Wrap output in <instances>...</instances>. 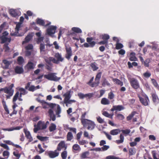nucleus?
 Wrapping results in <instances>:
<instances>
[{
	"mask_svg": "<svg viewBox=\"0 0 159 159\" xmlns=\"http://www.w3.org/2000/svg\"><path fill=\"white\" fill-rule=\"evenodd\" d=\"M81 148L78 144H75L72 146V150L74 152H79L81 150Z\"/></svg>",
	"mask_w": 159,
	"mask_h": 159,
	"instance_id": "nucleus-25",
	"label": "nucleus"
},
{
	"mask_svg": "<svg viewBox=\"0 0 159 159\" xmlns=\"http://www.w3.org/2000/svg\"><path fill=\"white\" fill-rule=\"evenodd\" d=\"M101 102V103L103 105H107L110 104V101L108 99L104 98H102Z\"/></svg>",
	"mask_w": 159,
	"mask_h": 159,
	"instance_id": "nucleus-30",
	"label": "nucleus"
},
{
	"mask_svg": "<svg viewBox=\"0 0 159 159\" xmlns=\"http://www.w3.org/2000/svg\"><path fill=\"white\" fill-rule=\"evenodd\" d=\"M81 123L84 127L88 129H93L95 128V125L92 121L87 119H82Z\"/></svg>",
	"mask_w": 159,
	"mask_h": 159,
	"instance_id": "nucleus-4",
	"label": "nucleus"
},
{
	"mask_svg": "<svg viewBox=\"0 0 159 159\" xmlns=\"http://www.w3.org/2000/svg\"><path fill=\"white\" fill-rule=\"evenodd\" d=\"M49 124V122L47 121L46 123L39 121L36 125L37 127H35L34 129H45L47 128V125Z\"/></svg>",
	"mask_w": 159,
	"mask_h": 159,
	"instance_id": "nucleus-9",
	"label": "nucleus"
},
{
	"mask_svg": "<svg viewBox=\"0 0 159 159\" xmlns=\"http://www.w3.org/2000/svg\"><path fill=\"white\" fill-rule=\"evenodd\" d=\"M48 155L51 158H54L58 157L59 154V152L56 149L54 151H50L47 152Z\"/></svg>",
	"mask_w": 159,
	"mask_h": 159,
	"instance_id": "nucleus-13",
	"label": "nucleus"
},
{
	"mask_svg": "<svg viewBox=\"0 0 159 159\" xmlns=\"http://www.w3.org/2000/svg\"><path fill=\"white\" fill-rule=\"evenodd\" d=\"M120 132V130H112L110 131V134L111 135H114L117 134Z\"/></svg>",
	"mask_w": 159,
	"mask_h": 159,
	"instance_id": "nucleus-43",
	"label": "nucleus"
},
{
	"mask_svg": "<svg viewBox=\"0 0 159 159\" xmlns=\"http://www.w3.org/2000/svg\"><path fill=\"white\" fill-rule=\"evenodd\" d=\"M116 116L117 118L120 120H122L125 118L124 116L121 114H117Z\"/></svg>",
	"mask_w": 159,
	"mask_h": 159,
	"instance_id": "nucleus-54",
	"label": "nucleus"
},
{
	"mask_svg": "<svg viewBox=\"0 0 159 159\" xmlns=\"http://www.w3.org/2000/svg\"><path fill=\"white\" fill-rule=\"evenodd\" d=\"M39 48L41 52H44L45 51V44L43 43H41L40 44Z\"/></svg>",
	"mask_w": 159,
	"mask_h": 159,
	"instance_id": "nucleus-47",
	"label": "nucleus"
},
{
	"mask_svg": "<svg viewBox=\"0 0 159 159\" xmlns=\"http://www.w3.org/2000/svg\"><path fill=\"white\" fill-rule=\"evenodd\" d=\"M129 81L131 86L133 88L135 89H137L139 88L140 86L139 82L136 79L134 78L130 79Z\"/></svg>",
	"mask_w": 159,
	"mask_h": 159,
	"instance_id": "nucleus-11",
	"label": "nucleus"
},
{
	"mask_svg": "<svg viewBox=\"0 0 159 159\" xmlns=\"http://www.w3.org/2000/svg\"><path fill=\"white\" fill-rule=\"evenodd\" d=\"M32 38L30 34L28 35L25 38V40L23 41L22 43V44L28 43Z\"/></svg>",
	"mask_w": 159,
	"mask_h": 159,
	"instance_id": "nucleus-31",
	"label": "nucleus"
},
{
	"mask_svg": "<svg viewBox=\"0 0 159 159\" xmlns=\"http://www.w3.org/2000/svg\"><path fill=\"white\" fill-rule=\"evenodd\" d=\"M37 138L38 139L42 141L47 140L48 139V138L47 137H42L41 136H38Z\"/></svg>",
	"mask_w": 159,
	"mask_h": 159,
	"instance_id": "nucleus-56",
	"label": "nucleus"
},
{
	"mask_svg": "<svg viewBox=\"0 0 159 159\" xmlns=\"http://www.w3.org/2000/svg\"><path fill=\"white\" fill-rule=\"evenodd\" d=\"M150 62V61L149 59H146L143 62V65L144 66L147 67H148L149 66V63Z\"/></svg>",
	"mask_w": 159,
	"mask_h": 159,
	"instance_id": "nucleus-52",
	"label": "nucleus"
},
{
	"mask_svg": "<svg viewBox=\"0 0 159 159\" xmlns=\"http://www.w3.org/2000/svg\"><path fill=\"white\" fill-rule=\"evenodd\" d=\"M71 30L74 32L71 33L70 34L73 36L75 34L74 32L77 33H81L82 32L81 30L79 28L74 27L72 28Z\"/></svg>",
	"mask_w": 159,
	"mask_h": 159,
	"instance_id": "nucleus-22",
	"label": "nucleus"
},
{
	"mask_svg": "<svg viewBox=\"0 0 159 159\" xmlns=\"http://www.w3.org/2000/svg\"><path fill=\"white\" fill-rule=\"evenodd\" d=\"M28 90L30 91L34 92L35 90V87L34 85H31L29 87Z\"/></svg>",
	"mask_w": 159,
	"mask_h": 159,
	"instance_id": "nucleus-62",
	"label": "nucleus"
},
{
	"mask_svg": "<svg viewBox=\"0 0 159 159\" xmlns=\"http://www.w3.org/2000/svg\"><path fill=\"white\" fill-rule=\"evenodd\" d=\"M54 57L57 60H56L54 58L50 57L49 58L50 61H47V62L50 64V61H52L54 63L58 64L59 63V61L62 62L64 60V58L61 57V55L58 52L56 53L55 54Z\"/></svg>",
	"mask_w": 159,
	"mask_h": 159,
	"instance_id": "nucleus-5",
	"label": "nucleus"
},
{
	"mask_svg": "<svg viewBox=\"0 0 159 159\" xmlns=\"http://www.w3.org/2000/svg\"><path fill=\"white\" fill-rule=\"evenodd\" d=\"M67 145L64 141H61L58 144L57 149L59 151H60L62 149L66 150L67 148Z\"/></svg>",
	"mask_w": 159,
	"mask_h": 159,
	"instance_id": "nucleus-15",
	"label": "nucleus"
},
{
	"mask_svg": "<svg viewBox=\"0 0 159 159\" xmlns=\"http://www.w3.org/2000/svg\"><path fill=\"white\" fill-rule=\"evenodd\" d=\"M72 38L74 40H76L78 41H79V39L80 40V43H84L85 41V40L84 39H82L81 38H80L79 39L78 38H77L75 37H72Z\"/></svg>",
	"mask_w": 159,
	"mask_h": 159,
	"instance_id": "nucleus-61",
	"label": "nucleus"
},
{
	"mask_svg": "<svg viewBox=\"0 0 159 159\" xmlns=\"http://www.w3.org/2000/svg\"><path fill=\"white\" fill-rule=\"evenodd\" d=\"M124 109V107L122 105L113 106L111 110L114 111L115 110L120 111Z\"/></svg>",
	"mask_w": 159,
	"mask_h": 159,
	"instance_id": "nucleus-21",
	"label": "nucleus"
},
{
	"mask_svg": "<svg viewBox=\"0 0 159 159\" xmlns=\"http://www.w3.org/2000/svg\"><path fill=\"white\" fill-rule=\"evenodd\" d=\"M11 62L7 60L4 59L2 60V67L4 69H8Z\"/></svg>",
	"mask_w": 159,
	"mask_h": 159,
	"instance_id": "nucleus-20",
	"label": "nucleus"
},
{
	"mask_svg": "<svg viewBox=\"0 0 159 159\" xmlns=\"http://www.w3.org/2000/svg\"><path fill=\"white\" fill-rule=\"evenodd\" d=\"M19 90L20 91V93H22L23 95H25L27 93L25 89L23 88H21L19 89Z\"/></svg>",
	"mask_w": 159,
	"mask_h": 159,
	"instance_id": "nucleus-63",
	"label": "nucleus"
},
{
	"mask_svg": "<svg viewBox=\"0 0 159 159\" xmlns=\"http://www.w3.org/2000/svg\"><path fill=\"white\" fill-rule=\"evenodd\" d=\"M13 154L16 157L17 159H19L20 157V154L16 151L14 152Z\"/></svg>",
	"mask_w": 159,
	"mask_h": 159,
	"instance_id": "nucleus-55",
	"label": "nucleus"
},
{
	"mask_svg": "<svg viewBox=\"0 0 159 159\" xmlns=\"http://www.w3.org/2000/svg\"><path fill=\"white\" fill-rule=\"evenodd\" d=\"M102 85V86L105 87L106 86H110V84L108 81L107 80L106 78H102L101 81Z\"/></svg>",
	"mask_w": 159,
	"mask_h": 159,
	"instance_id": "nucleus-28",
	"label": "nucleus"
},
{
	"mask_svg": "<svg viewBox=\"0 0 159 159\" xmlns=\"http://www.w3.org/2000/svg\"><path fill=\"white\" fill-rule=\"evenodd\" d=\"M3 156L5 158L7 159L9 156V152L7 151H4L3 152Z\"/></svg>",
	"mask_w": 159,
	"mask_h": 159,
	"instance_id": "nucleus-49",
	"label": "nucleus"
},
{
	"mask_svg": "<svg viewBox=\"0 0 159 159\" xmlns=\"http://www.w3.org/2000/svg\"><path fill=\"white\" fill-rule=\"evenodd\" d=\"M38 147L40 150L39 151V153H41L44 152L45 150L43 149L42 148L40 144H39L38 145Z\"/></svg>",
	"mask_w": 159,
	"mask_h": 159,
	"instance_id": "nucleus-59",
	"label": "nucleus"
},
{
	"mask_svg": "<svg viewBox=\"0 0 159 159\" xmlns=\"http://www.w3.org/2000/svg\"><path fill=\"white\" fill-rule=\"evenodd\" d=\"M44 103L47 104L51 108V109H49L48 111V113L50 118L52 121H54L56 120V116L54 114L53 111L52 110V109L56 107L57 108V109L55 110V111L57 117H59L61 116L60 114L61 112V109L59 105L53 103H48L46 102H44Z\"/></svg>",
	"mask_w": 159,
	"mask_h": 159,
	"instance_id": "nucleus-1",
	"label": "nucleus"
},
{
	"mask_svg": "<svg viewBox=\"0 0 159 159\" xmlns=\"http://www.w3.org/2000/svg\"><path fill=\"white\" fill-rule=\"evenodd\" d=\"M17 61L18 64L19 65H21L24 62L23 58L21 56H19L18 57Z\"/></svg>",
	"mask_w": 159,
	"mask_h": 159,
	"instance_id": "nucleus-41",
	"label": "nucleus"
},
{
	"mask_svg": "<svg viewBox=\"0 0 159 159\" xmlns=\"http://www.w3.org/2000/svg\"><path fill=\"white\" fill-rule=\"evenodd\" d=\"M0 145L3 148L5 149H6L8 150H10V148H9V147L6 144L1 143L0 144Z\"/></svg>",
	"mask_w": 159,
	"mask_h": 159,
	"instance_id": "nucleus-60",
	"label": "nucleus"
},
{
	"mask_svg": "<svg viewBox=\"0 0 159 159\" xmlns=\"http://www.w3.org/2000/svg\"><path fill=\"white\" fill-rule=\"evenodd\" d=\"M101 72H99L96 75V78L95 79V81L98 85L100 83L99 80L101 77Z\"/></svg>",
	"mask_w": 159,
	"mask_h": 159,
	"instance_id": "nucleus-29",
	"label": "nucleus"
},
{
	"mask_svg": "<svg viewBox=\"0 0 159 159\" xmlns=\"http://www.w3.org/2000/svg\"><path fill=\"white\" fill-rule=\"evenodd\" d=\"M19 92H16L15 95L14 96L13 98V102H16V100L18 99L19 97Z\"/></svg>",
	"mask_w": 159,
	"mask_h": 159,
	"instance_id": "nucleus-42",
	"label": "nucleus"
},
{
	"mask_svg": "<svg viewBox=\"0 0 159 159\" xmlns=\"http://www.w3.org/2000/svg\"><path fill=\"white\" fill-rule=\"evenodd\" d=\"M33 48V46L32 44H29L25 47L26 50H32Z\"/></svg>",
	"mask_w": 159,
	"mask_h": 159,
	"instance_id": "nucleus-46",
	"label": "nucleus"
},
{
	"mask_svg": "<svg viewBox=\"0 0 159 159\" xmlns=\"http://www.w3.org/2000/svg\"><path fill=\"white\" fill-rule=\"evenodd\" d=\"M151 81L154 86L156 88L159 90V85H158L156 80L154 79H151Z\"/></svg>",
	"mask_w": 159,
	"mask_h": 159,
	"instance_id": "nucleus-39",
	"label": "nucleus"
},
{
	"mask_svg": "<svg viewBox=\"0 0 159 159\" xmlns=\"http://www.w3.org/2000/svg\"><path fill=\"white\" fill-rule=\"evenodd\" d=\"M65 49L66 53L65 55V57L68 60L70 59L72 56V53L71 48L69 46H65Z\"/></svg>",
	"mask_w": 159,
	"mask_h": 159,
	"instance_id": "nucleus-14",
	"label": "nucleus"
},
{
	"mask_svg": "<svg viewBox=\"0 0 159 159\" xmlns=\"http://www.w3.org/2000/svg\"><path fill=\"white\" fill-rule=\"evenodd\" d=\"M94 79V77H92L90 80L87 83V84L92 87H96L98 86L97 84L95 81L94 82H93Z\"/></svg>",
	"mask_w": 159,
	"mask_h": 159,
	"instance_id": "nucleus-24",
	"label": "nucleus"
},
{
	"mask_svg": "<svg viewBox=\"0 0 159 159\" xmlns=\"http://www.w3.org/2000/svg\"><path fill=\"white\" fill-rule=\"evenodd\" d=\"M55 73H50L48 74L44 75V77L45 78L49 80L55 81H58L61 78L57 77L55 75Z\"/></svg>",
	"mask_w": 159,
	"mask_h": 159,
	"instance_id": "nucleus-6",
	"label": "nucleus"
},
{
	"mask_svg": "<svg viewBox=\"0 0 159 159\" xmlns=\"http://www.w3.org/2000/svg\"><path fill=\"white\" fill-rule=\"evenodd\" d=\"M8 34V33L7 31H5L2 33V35L0 37V39L1 40V44L5 43L7 42L8 43L11 42V38L7 37Z\"/></svg>",
	"mask_w": 159,
	"mask_h": 159,
	"instance_id": "nucleus-8",
	"label": "nucleus"
},
{
	"mask_svg": "<svg viewBox=\"0 0 159 159\" xmlns=\"http://www.w3.org/2000/svg\"><path fill=\"white\" fill-rule=\"evenodd\" d=\"M151 74L148 71H147L143 74V76L146 78H149L151 76Z\"/></svg>",
	"mask_w": 159,
	"mask_h": 159,
	"instance_id": "nucleus-45",
	"label": "nucleus"
},
{
	"mask_svg": "<svg viewBox=\"0 0 159 159\" xmlns=\"http://www.w3.org/2000/svg\"><path fill=\"white\" fill-rule=\"evenodd\" d=\"M26 137L29 139V141L30 142L33 140V139L31 136L30 132L27 130H24Z\"/></svg>",
	"mask_w": 159,
	"mask_h": 159,
	"instance_id": "nucleus-26",
	"label": "nucleus"
},
{
	"mask_svg": "<svg viewBox=\"0 0 159 159\" xmlns=\"http://www.w3.org/2000/svg\"><path fill=\"white\" fill-rule=\"evenodd\" d=\"M9 13L11 16L14 17H16L20 15V12L19 10L14 9H10Z\"/></svg>",
	"mask_w": 159,
	"mask_h": 159,
	"instance_id": "nucleus-18",
	"label": "nucleus"
},
{
	"mask_svg": "<svg viewBox=\"0 0 159 159\" xmlns=\"http://www.w3.org/2000/svg\"><path fill=\"white\" fill-rule=\"evenodd\" d=\"M127 64L129 68L132 67L133 66H136L138 65L137 63L135 62H133L132 63H131L130 62H128Z\"/></svg>",
	"mask_w": 159,
	"mask_h": 159,
	"instance_id": "nucleus-40",
	"label": "nucleus"
},
{
	"mask_svg": "<svg viewBox=\"0 0 159 159\" xmlns=\"http://www.w3.org/2000/svg\"><path fill=\"white\" fill-rule=\"evenodd\" d=\"M102 114L105 116L107 117L112 119V116L113 115H111V114L108 113L107 111H104Z\"/></svg>",
	"mask_w": 159,
	"mask_h": 159,
	"instance_id": "nucleus-50",
	"label": "nucleus"
},
{
	"mask_svg": "<svg viewBox=\"0 0 159 159\" xmlns=\"http://www.w3.org/2000/svg\"><path fill=\"white\" fill-rule=\"evenodd\" d=\"M152 100L153 102L156 104L159 103V98L155 93H151Z\"/></svg>",
	"mask_w": 159,
	"mask_h": 159,
	"instance_id": "nucleus-19",
	"label": "nucleus"
},
{
	"mask_svg": "<svg viewBox=\"0 0 159 159\" xmlns=\"http://www.w3.org/2000/svg\"><path fill=\"white\" fill-rule=\"evenodd\" d=\"M13 87V84H11L9 87H6L0 89V91H4L5 93L7 94L6 96V99L10 98L13 95L14 90L12 89V88Z\"/></svg>",
	"mask_w": 159,
	"mask_h": 159,
	"instance_id": "nucleus-3",
	"label": "nucleus"
},
{
	"mask_svg": "<svg viewBox=\"0 0 159 159\" xmlns=\"http://www.w3.org/2000/svg\"><path fill=\"white\" fill-rule=\"evenodd\" d=\"M89 151H86L82 153L80 155V157L81 159H84L87 157L89 155Z\"/></svg>",
	"mask_w": 159,
	"mask_h": 159,
	"instance_id": "nucleus-35",
	"label": "nucleus"
},
{
	"mask_svg": "<svg viewBox=\"0 0 159 159\" xmlns=\"http://www.w3.org/2000/svg\"><path fill=\"white\" fill-rule=\"evenodd\" d=\"M63 96L64 97L63 101L61 102L60 103L63 106H64L65 104L66 107H68L69 104H71L72 103L75 102H76L74 100L70 99L71 97V91L70 90L68 91L64 94Z\"/></svg>",
	"mask_w": 159,
	"mask_h": 159,
	"instance_id": "nucleus-2",
	"label": "nucleus"
},
{
	"mask_svg": "<svg viewBox=\"0 0 159 159\" xmlns=\"http://www.w3.org/2000/svg\"><path fill=\"white\" fill-rule=\"evenodd\" d=\"M112 80L114 82H115L116 84L119 85L121 86H122L123 85V82L117 78H113Z\"/></svg>",
	"mask_w": 159,
	"mask_h": 159,
	"instance_id": "nucleus-36",
	"label": "nucleus"
},
{
	"mask_svg": "<svg viewBox=\"0 0 159 159\" xmlns=\"http://www.w3.org/2000/svg\"><path fill=\"white\" fill-rule=\"evenodd\" d=\"M120 140H116V142L117 143H120L123 142L124 139V136L121 134L120 135Z\"/></svg>",
	"mask_w": 159,
	"mask_h": 159,
	"instance_id": "nucleus-48",
	"label": "nucleus"
},
{
	"mask_svg": "<svg viewBox=\"0 0 159 159\" xmlns=\"http://www.w3.org/2000/svg\"><path fill=\"white\" fill-rule=\"evenodd\" d=\"M26 67L28 70L33 69L34 68V63L31 61H29L26 65Z\"/></svg>",
	"mask_w": 159,
	"mask_h": 159,
	"instance_id": "nucleus-32",
	"label": "nucleus"
},
{
	"mask_svg": "<svg viewBox=\"0 0 159 159\" xmlns=\"http://www.w3.org/2000/svg\"><path fill=\"white\" fill-rule=\"evenodd\" d=\"M8 43H6L3 45V49L6 52H8L10 51V48L8 46Z\"/></svg>",
	"mask_w": 159,
	"mask_h": 159,
	"instance_id": "nucleus-38",
	"label": "nucleus"
},
{
	"mask_svg": "<svg viewBox=\"0 0 159 159\" xmlns=\"http://www.w3.org/2000/svg\"><path fill=\"white\" fill-rule=\"evenodd\" d=\"M94 79V77H92L90 80L87 83V84L92 87H96L98 86L97 84L95 81L94 82H93Z\"/></svg>",
	"mask_w": 159,
	"mask_h": 159,
	"instance_id": "nucleus-23",
	"label": "nucleus"
},
{
	"mask_svg": "<svg viewBox=\"0 0 159 159\" xmlns=\"http://www.w3.org/2000/svg\"><path fill=\"white\" fill-rule=\"evenodd\" d=\"M108 41L103 40L98 42V44L100 45L105 44V46L108 45Z\"/></svg>",
	"mask_w": 159,
	"mask_h": 159,
	"instance_id": "nucleus-57",
	"label": "nucleus"
},
{
	"mask_svg": "<svg viewBox=\"0 0 159 159\" xmlns=\"http://www.w3.org/2000/svg\"><path fill=\"white\" fill-rule=\"evenodd\" d=\"M109 38V36L107 34H104L102 35V39L103 40L108 41Z\"/></svg>",
	"mask_w": 159,
	"mask_h": 159,
	"instance_id": "nucleus-53",
	"label": "nucleus"
},
{
	"mask_svg": "<svg viewBox=\"0 0 159 159\" xmlns=\"http://www.w3.org/2000/svg\"><path fill=\"white\" fill-rule=\"evenodd\" d=\"M90 66L92 68L93 70V71L97 70L98 69V67H97L95 65V63H91L90 64Z\"/></svg>",
	"mask_w": 159,
	"mask_h": 159,
	"instance_id": "nucleus-44",
	"label": "nucleus"
},
{
	"mask_svg": "<svg viewBox=\"0 0 159 159\" xmlns=\"http://www.w3.org/2000/svg\"><path fill=\"white\" fill-rule=\"evenodd\" d=\"M114 97V95L112 92H110L108 94V98L110 99H113Z\"/></svg>",
	"mask_w": 159,
	"mask_h": 159,
	"instance_id": "nucleus-58",
	"label": "nucleus"
},
{
	"mask_svg": "<svg viewBox=\"0 0 159 159\" xmlns=\"http://www.w3.org/2000/svg\"><path fill=\"white\" fill-rule=\"evenodd\" d=\"M73 138V135L70 132L68 133L67 135V140H71Z\"/></svg>",
	"mask_w": 159,
	"mask_h": 159,
	"instance_id": "nucleus-51",
	"label": "nucleus"
},
{
	"mask_svg": "<svg viewBox=\"0 0 159 159\" xmlns=\"http://www.w3.org/2000/svg\"><path fill=\"white\" fill-rule=\"evenodd\" d=\"M57 27L55 26L51 25L48 27L47 30V32L48 35H51L55 34Z\"/></svg>",
	"mask_w": 159,
	"mask_h": 159,
	"instance_id": "nucleus-16",
	"label": "nucleus"
},
{
	"mask_svg": "<svg viewBox=\"0 0 159 159\" xmlns=\"http://www.w3.org/2000/svg\"><path fill=\"white\" fill-rule=\"evenodd\" d=\"M21 24L20 23H18L16 24L15 28L16 30L17 31H19L20 28V27Z\"/></svg>",
	"mask_w": 159,
	"mask_h": 159,
	"instance_id": "nucleus-64",
	"label": "nucleus"
},
{
	"mask_svg": "<svg viewBox=\"0 0 159 159\" xmlns=\"http://www.w3.org/2000/svg\"><path fill=\"white\" fill-rule=\"evenodd\" d=\"M36 23L41 26H44L46 27L50 25L51 23L50 22H48L46 24H45L46 22L42 19L40 18H38L36 20Z\"/></svg>",
	"mask_w": 159,
	"mask_h": 159,
	"instance_id": "nucleus-17",
	"label": "nucleus"
},
{
	"mask_svg": "<svg viewBox=\"0 0 159 159\" xmlns=\"http://www.w3.org/2000/svg\"><path fill=\"white\" fill-rule=\"evenodd\" d=\"M93 39L92 37H88L86 38V41L88 43H85L84 44V46L85 48H93L96 44V42L94 41H92Z\"/></svg>",
	"mask_w": 159,
	"mask_h": 159,
	"instance_id": "nucleus-7",
	"label": "nucleus"
},
{
	"mask_svg": "<svg viewBox=\"0 0 159 159\" xmlns=\"http://www.w3.org/2000/svg\"><path fill=\"white\" fill-rule=\"evenodd\" d=\"M137 113L136 111H132L126 118L127 120L128 121L132 119L133 117Z\"/></svg>",
	"mask_w": 159,
	"mask_h": 159,
	"instance_id": "nucleus-34",
	"label": "nucleus"
},
{
	"mask_svg": "<svg viewBox=\"0 0 159 159\" xmlns=\"http://www.w3.org/2000/svg\"><path fill=\"white\" fill-rule=\"evenodd\" d=\"M15 71L17 74H20L23 72L24 70L22 67L16 66L15 69Z\"/></svg>",
	"mask_w": 159,
	"mask_h": 159,
	"instance_id": "nucleus-27",
	"label": "nucleus"
},
{
	"mask_svg": "<svg viewBox=\"0 0 159 159\" xmlns=\"http://www.w3.org/2000/svg\"><path fill=\"white\" fill-rule=\"evenodd\" d=\"M138 97L139 101L144 106L148 105L149 102V100L147 95H145L143 97H141L140 96H139Z\"/></svg>",
	"mask_w": 159,
	"mask_h": 159,
	"instance_id": "nucleus-10",
	"label": "nucleus"
},
{
	"mask_svg": "<svg viewBox=\"0 0 159 159\" xmlns=\"http://www.w3.org/2000/svg\"><path fill=\"white\" fill-rule=\"evenodd\" d=\"M94 95V93H89L84 94L82 93H80L78 94V96L80 99H83L85 98L87 99H90L93 97Z\"/></svg>",
	"mask_w": 159,
	"mask_h": 159,
	"instance_id": "nucleus-12",
	"label": "nucleus"
},
{
	"mask_svg": "<svg viewBox=\"0 0 159 159\" xmlns=\"http://www.w3.org/2000/svg\"><path fill=\"white\" fill-rule=\"evenodd\" d=\"M67 156V152L66 150H64L61 154V156L62 159H66Z\"/></svg>",
	"mask_w": 159,
	"mask_h": 159,
	"instance_id": "nucleus-37",
	"label": "nucleus"
},
{
	"mask_svg": "<svg viewBox=\"0 0 159 159\" xmlns=\"http://www.w3.org/2000/svg\"><path fill=\"white\" fill-rule=\"evenodd\" d=\"M119 40L117 39L116 44V48L117 50L121 49L123 47V45L121 43H119Z\"/></svg>",
	"mask_w": 159,
	"mask_h": 159,
	"instance_id": "nucleus-33",
	"label": "nucleus"
}]
</instances>
